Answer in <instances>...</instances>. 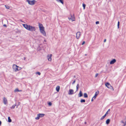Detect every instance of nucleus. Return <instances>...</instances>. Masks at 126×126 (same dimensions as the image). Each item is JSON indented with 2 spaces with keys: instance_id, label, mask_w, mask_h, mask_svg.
<instances>
[{
  "instance_id": "nucleus-5",
  "label": "nucleus",
  "mask_w": 126,
  "mask_h": 126,
  "mask_svg": "<svg viewBox=\"0 0 126 126\" xmlns=\"http://www.w3.org/2000/svg\"><path fill=\"white\" fill-rule=\"evenodd\" d=\"M45 115L44 114L39 113L37 115V117L35 118L36 120H38L40 118L43 117Z\"/></svg>"
},
{
  "instance_id": "nucleus-36",
  "label": "nucleus",
  "mask_w": 126,
  "mask_h": 126,
  "mask_svg": "<svg viewBox=\"0 0 126 126\" xmlns=\"http://www.w3.org/2000/svg\"><path fill=\"white\" fill-rule=\"evenodd\" d=\"M106 39H105L104 40V42H106Z\"/></svg>"
},
{
  "instance_id": "nucleus-22",
  "label": "nucleus",
  "mask_w": 126,
  "mask_h": 126,
  "mask_svg": "<svg viewBox=\"0 0 126 126\" xmlns=\"http://www.w3.org/2000/svg\"><path fill=\"white\" fill-rule=\"evenodd\" d=\"M79 87V84H78L76 86V91L78 90V89Z\"/></svg>"
},
{
  "instance_id": "nucleus-41",
  "label": "nucleus",
  "mask_w": 126,
  "mask_h": 126,
  "mask_svg": "<svg viewBox=\"0 0 126 126\" xmlns=\"http://www.w3.org/2000/svg\"><path fill=\"white\" fill-rule=\"evenodd\" d=\"M74 78H76V76H74Z\"/></svg>"
},
{
  "instance_id": "nucleus-19",
  "label": "nucleus",
  "mask_w": 126,
  "mask_h": 126,
  "mask_svg": "<svg viewBox=\"0 0 126 126\" xmlns=\"http://www.w3.org/2000/svg\"><path fill=\"white\" fill-rule=\"evenodd\" d=\"M110 120L109 119H107L106 121V123L107 124H108L110 123Z\"/></svg>"
},
{
  "instance_id": "nucleus-34",
  "label": "nucleus",
  "mask_w": 126,
  "mask_h": 126,
  "mask_svg": "<svg viewBox=\"0 0 126 126\" xmlns=\"http://www.w3.org/2000/svg\"><path fill=\"white\" fill-rule=\"evenodd\" d=\"M75 82H76V81H75V80H74L73 81V82H72V84H74V83H75Z\"/></svg>"
},
{
  "instance_id": "nucleus-15",
  "label": "nucleus",
  "mask_w": 126,
  "mask_h": 126,
  "mask_svg": "<svg viewBox=\"0 0 126 126\" xmlns=\"http://www.w3.org/2000/svg\"><path fill=\"white\" fill-rule=\"evenodd\" d=\"M78 95L79 97H81L82 96V93L81 91H80Z\"/></svg>"
},
{
  "instance_id": "nucleus-42",
  "label": "nucleus",
  "mask_w": 126,
  "mask_h": 126,
  "mask_svg": "<svg viewBox=\"0 0 126 126\" xmlns=\"http://www.w3.org/2000/svg\"><path fill=\"white\" fill-rule=\"evenodd\" d=\"M86 123L85 122V124H86Z\"/></svg>"
},
{
  "instance_id": "nucleus-26",
  "label": "nucleus",
  "mask_w": 126,
  "mask_h": 126,
  "mask_svg": "<svg viewBox=\"0 0 126 126\" xmlns=\"http://www.w3.org/2000/svg\"><path fill=\"white\" fill-rule=\"evenodd\" d=\"M16 106V104L12 106V107H11V108L12 109H14L15 108V106Z\"/></svg>"
},
{
  "instance_id": "nucleus-33",
  "label": "nucleus",
  "mask_w": 126,
  "mask_h": 126,
  "mask_svg": "<svg viewBox=\"0 0 126 126\" xmlns=\"http://www.w3.org/2000/svg\"><path fill=\"white\" fill-rule=\"evenodd\" d=\"M98 73H96L95 74V77H97L98 76Z\"/></svg>"
},
{
  "instance_id": "nucleus-2",
  "label": "nucleus",
  "mask_w": 126,
  "mask_h": 126,
  "mask_svg": "<svg viewBox=\"0 0 126 126\" xmlns=\"http://www.w3.org/2000/svg\"><path fill=\"white\" fill-rule=\"evenodd\" d=\"M39 26L41 33L44 36H46V34L44 30L45 28L42 24L39 23Z\"/></svg>"
},
{
  "instance_id": "nucleus-8",
  "label": "nucleus",
  "mask_w": 126,
  "mask_h": 126,
  "mask_svg": "<svg viewBox=\"0 0 126 126\" xmlns=\"http://www.w3.org/2000/svg\"><path fill=\"white\" fill-rule=\"evenodd\" d=\"M121 123L124 124L123 126H126V117L123 120L121 121Z\"/></svg>"
},
{
  "instance_id": "nucleus-7",
  "label": "nucleus",
  "mask_w": 126,
  "mask_h": 126,
  "mask_svg": "<svg viewBox=\"0 0 126 126\" xmlns=\"http://www.w3.org/2000/svg\"><path fill=\"white\" fill-rule=\"evenodd\" d=\"M71 17H68V18L69 20H71L72 21H74L75 20V18L74 15H70Z\"/></svg>"
},
{
  "instance_id": "nucleus-3",
  "label": "nucleus",
  "mask_w": 126,
  "mask_h": 126,
  "mask_svg": "<svg viewBox=\"0 0 126 126\" xmlns=\"http://www.w3.org/2000/svg\"><path fill=\"white\" fill-rule=\"evenodd\" d=\"M13 68L15 72H16L22 69V68L17 66L15 64L13 65Z\"/></svg>"
},
{
  "instance_id": "nucleus-23",
  "label": "nucleus",
  "mask_w": 126,
  "mask_h": 126,
  "mask_svg": "<svg viewBox=\"0 0 126 126\" xmlns=\"http://www.w3.org/2000/svg\"><path fill=\"white\" fill-rule=\"evenodd\" d=\"M84 97L87 98L88 97V95L86 93H85L84 94Z\"/></svg>"
},
{
  "instance_id": "nucleus-4",
  "label": "nucleus",
  "mask_w": 126,
  "mask_h": 126,
  "mask_svg": "<svg viewBox=\"0 0 126 126\" xmlns=\"http://www.w3.org/2000/svg\"><path fill=\"white\" fill-rule=\"evenodd\" d=\"M26 1L28 2V4L31 5H34L36 2V1L35 0H33L32 1L30 0H27Z\"/></svg>"
},
{
  "instance_id": "nucleus-20",
  "label": "nucleus",
  "mask_w": 126,
  "mask_h": 126,
  "mask_svg": "<svg viewBox=\"0 0 126 126\" xmlns=\"http://www.w3.org/2000/svg\"><path fill=\"white\" fill-rule=\"evenodd\" d=\"M22 91L21 90H19L18 88L14 90V92H21Z\"/></svg>"
},
{
  "instance_id": "nucleus-27",
  "label": "nucleus",
  "mask_w": 126,
  "mask_h": 126,
  "mask_svg": "<svg viewBox=\"0 0 126 126\" xmlns=\"http://www.w3.org/2000/svg\"><path fill=\"white\" fill-rule=\"evenodd\" d=\"M5 6L7 9H9L10 8L9 6L8 5H5Z\"/></svg>"
},
{
  "instance_id": "nucleus-38",
  "label": "nucleus",
  "mask_w": 126,
  "mask_h": 126,
  "mask_svg": "<svg viewBox=\"0 0 126 126\" xmlns=\"http://www.w3.org/2000/svg\"><path fill=\"white\" fill-rule=\"evenodd\" d=\"M3 26H4L5 27H6V25H3Z\"/></svg>"
},
{
  "instance_id": "nucleus-14",
  "label": "nucleus",
  "mask_w": 126,
  "mask_h": 126,
  "mask_svg": "<svg viewBox=\"0 0 126 126\" xmlns=\"http://www.w3.org/2000/svg\"><path fill=\"white\" fill-rule=\"evenodd\" d=\"M3 101L4 103L5 104H6L7 103V100L5 97L3 98Z\"/></svg>"
},
{
  "instance_id": "nucleus-24",
  "label": "nucleus",
  "mask_w": 126,
  "mask_h": 126,
  "mask_svg": "<svg viewBox=\"0 0 126 126\" xmlns=\"http://www.w3.org/2000/svg\"><path fill=\"white\" fill-rule=\"evenodd\" d=\"M106 116V114H105L101 118V120H102Z\"/></svg>"
},
{
  "instance_id": "nucleus-18",
  "label": "nucleus",
  "mask_w": 126,
  "mask_h": 126,
  "mask_svg": "<svg viewBox=\"0 0 126 126\" xmlns=\"http://www.w3.org/2000/svg\"><path fill=\"white\" fill-rule=\"evenodd\" d=\"M98 93L97 94V92H95L94 96L93 97V98H94V99L96 98V97L97 96V95L98 94Z\"/></svg>"
},
{
  "instance_id": "nucleus-11",
  "label": "nucleus",
  "mask_w": 126,
  "mask_h": 126,
  "mask_svg": "<svg viewBox=\"0 0 126 126\" xmlns=\"http://www.w3.org/2000/svg\"><path fill=\"white\" fill-rule=\"evenodd\" d=\"M52 54L48 55L47 58L49 61H51Z\"/></svg>"
},
{
  "instance_id": "nucleus-12",
  "label": "nucleus",
  "mask_w": 126,
  "mask_h": 126,
  "mask_svg": "<svg viewBox=\"0 0 126 126\" xmlns=\"http://www.w3.org/2000/svg\"><path fill=\"white\" fill-rule=\"evenodd\" d=\"M116 62V60L115 59H114L112 60L110 62V64H114Z\"/></svg>"
},
{
  "instance_id": "nucleus-10",
  "label": "nucleus",
  "mask_w": 126,
  "mask_h": 126,
  "mask_svg": "<svg viewBox=\"0 0 126 126\" xmlns=\"http://www.w3.org/2000/svg\"><path fill=\"white\" fill-rule=\"evenodd\" d=\"M52 54L48 55L47 58L49 61H51Z\"/></svg>"
},
{
  "instance_id": "nucleus-28",
  "label": "nucleus",
  "mask_w": 126,
  "mask_h": 126,
  "mask_svg": "<svg viewBox=\"0 0 126 126\" xmlns=\"http://www.w3.org/2000/svg\"><path fill=\"white\" fill-rule=\"evenodd\" d=\"M119 21L118 22V24H117V27L118 28H119Z\"/></svg>"
},
{
  "instance_id": "nucleus-40",
  "label": "nucleus",
  "mask_w": 126,
  "mask_h": 126,
  "mask_svg": "<svg viewBox=\"0 0 126 126\" xmlns=\"http://www.w3.org/2000/svg\"><path fill=\"white\" fill-rule=\"evenodd\" d=\"M93 99H94V98H92V101H93Z\"/></svg>"
},
{
  "instance_id": "nucleus-21",
  "label": "nucleus",
  "mask_w": 126,
  "mask_h": 126,
  "mask_svg": "<svg viewBox=\"0 0 126 126\" xmlns=\"http://www.w3.org/2000/svg\"><path fill=\"white\" fill-rule=\"evenodd\" d=\"M8 122H12V120L11 119L10 117H8Z\"/></svg>"
},
{
  "instance_id": "nucleus-25",
  "label": "nucleus",
  "mask_w": 126,
  "mask_h": 126,
  "mask_svg": "<svg viewBox=\"0 0 126 126\" xmlns=\"http://www.w3.org/2000/svg\"><path fill=\"white\" fill-rule=\"evenodd\" d=\"M80 102L81 103L85 102V99H81L80 100Z\"/></svg>"
},
{
  "instance_id": "nucleus-17",
  "label": "nucleus",
  "mask_w": 126,
  "mask_h": 126,
  "mask_svg": "<svg viewBox=\"0 0 126 126\" xmlns=\"http://www.w3.org/2000/svg\"><path fill=\"white\" fill-rule=\"evenodd\" d=\"M58 2H61L62 4H63V0H56Z\"/></svg>"
},
{
  "instance_id": "nucleus-6",
  "label": "nucleus",
  "mask_w": 126,
  "mask_h": 126,
  "mask_svg": "<svg viewBox=\"0 0 126 126\" xmlns=\"http://www.w3.org/2000/svg\"><path fill=\"white\" fill-rule=\"evenodd\" d=\"M105 85L108 88L110 89H112L113 90V87L109 83L107 82L105 84Z\"/></svg>"
},
{
  "instance_id": "nucleus-29",
  "label": "nucleus",
  "mask_w": 126,
  "mask_h": 126,
  "mask_svg": "<svg viewBox=\"0 0 126 126\" xmlns=\"http://www.w3.org/2000/svg\"><path fill=\"white\" fill-rule=\"evenodd\" d=\"M36 74H38L39 75H41L40 73L39 72H37L36 73Z\"/></svg>"
},
{
  "instance_id": "nucleus-32",
  "label": "nucleus",
  "mask_w": 126,
  "mask_h": 126,
  "mask_svg": "<svg viewBox=\"0 0 126 126\" xmlns=\"http://www.w3.org/2000/svg\"><path fill=\"white\" fill-rule=\"evenodd\" d=\"M99 24V22L98 21H96V24Z\"/></svg>"
},
{
  "instance_id": "nucleus-31",
  "label": "nucleus",
  "mask_w": 126,
  "mask_h": 126,
  "mask_svg": "<svg viewBox=\"0 0 126 126\" xmlns=\"http://www.w3.org/2000/svg\"><path fill=\"white\" fill-rule=\"evenodd\" d=\"M48 105L49 106H51L52 105V103L51 102H49L48 103Z\"/></svg>"
},
{
  "instance_id": "nucleus-43",
  "label": "nucleus",
  "mask_w": 126,
  "mask_h": 126,
  "mask_svg": "<svg viewBox=\"0 0 126 126\" xmlns=\"http://www.w3.org/2000/svg\"><path fill=\"white\" fill-rule=\"evenodd\" d=\"M110 110L109 109V110H108V111H109Z\"/></svg>"
},
{
  "instance_id": "nucleus-13",
  "label": "nucleus",
  "mask_w": 126,
  "mask_h": 126,
  "mask_svg": "<svg viewBox=\"0 0 126 126\" xmlns=\"http://www.w3.org/2000/svg\"><path fill=\"white\" fill-rule=\"evenodd\" d=\"M74 91L73 90L70 89L68 92V94L69 95L72 94H73Z\"/></svg>"
},
{
  "instance_id": "nucleus-37",
  "label": "nucleus",
  "mask_w": 126,
  "mask_h": 126,
  "mask_svg": "<svg viewBox=\"0 0 126 126\" xmlns=\"http://www.w3.org/2000/svg\"><path fill=\"white\" fill-rule=\"evenodd\" d=\"M108 114V111H107L106 113V114H106V115L107 114Z\"/></svg>"
},
{
  "instance_id": "nucleus-39",
  "label": "nucleus",
  "mask_w": 126,
  "mask_h": 126,
  "mask_svg": "<svg viewBox=\"0 0 126 126\" xmlns=\"http://www.w3.org/2000/svg\"><path fill=\"white\" fill-rule=\"evenodd\" d=\"M1 122L0 121V125H1Z\"/></svg>"
},
{
  "instance_id": "nucleus-9",
  "label": "nucleus",
  "mask_w": 126,
  "mask_h": 126,
  "mask_svg": "<svg viewBox=\"0 0 126 126\" xmlns=\"http://www.w3.org/2000/svg\"><path fill=\"white\" fill-rule=\"evenodd\" d=\"M80 34H81L80 32H79L77 33L76 37L77 39H78L79 38L80 36Z\"/></svg>"
},
{
  "instance_id": "nucleus-30",
  "label": "nucleus",
  "mask_w": 126,
  "mask_h": 126,
  "mask_svg": "<svg viewBox=\"0 0 126 126\" xmlns=\"http://www.w3.org/2000/svg\"><path fill=\"white\" fill-rule=\"evenodd\" d=\"M83 7L84 9L85 8V7L86 6L84 4H83Z\"/></svg>"
},
{
  "instance_id": "nucleus-35",
  "label": "nucleus",
  "mask_w": 126,
  "mask_h": 126,
  "mask_svg": "<svg viewBox=\"0 0 126 126\" xmlns=\"http://www.w3.org/2000/svg\"><path fill=\"white\" fill-rule=\"evenodd\" d=\"M85 43V42L84 41L83 42V43H82V45H83Z\"/></svg>"
},
{
  "instance_id": "nucleus-1",
  "label": "nucleus",
  "mask_w": 126,
  "mask_h": 126,
  "mask_svg": "<svg viewBox=\"0 0 126 126\" xmlns=\"http://www.w3.org/2000/svg\"><path fill=\"white\" fill-rule=\"evenodd\" d=\"M23 27L27 30L31 31H35L36 29L35 27L27 24H23Z\"/></svg>"
},
{
  "instance_id": "nucleus-16",
  "label": "nucleus",
  "mask_w": 126,
  "mask_h": 126,
  "mask_svg": "<svg viewBox=\"0 0 126 126\" xmlns=\"http://www.w3.org/2000/svg\"><path fill=\"white\" fill-rule=\"evenodd\" d=\"M60 89V87L59 86H58L56 88V90L57 92H59Z\"/></svg>"
}]
</instances>
